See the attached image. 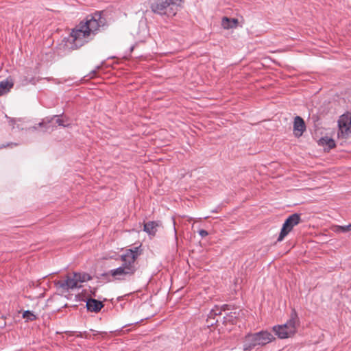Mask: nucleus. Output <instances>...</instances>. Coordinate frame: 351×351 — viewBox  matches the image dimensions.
I'll use <instances>...</instances> for the list:
<instances>
[{
	"instance_id": "20e7f679",
	"label": "nucleus",
	"mask_w": 351,
	"mask_h": 351,
	"mask_svg": "<svg viewBox=\"0 0 351 351\" xmlns=\"http://www.w3.org/2000/svg\"><path fill=\"white\" fill-rule=\"evenodd\" d=\"M274 340H275V337L267 330L248 334L243 339V350L250 351L256 346H263Z\"/></svg>"
},
{
	"instance_id": "4468645a",
	"label": "nucleus",
	"mask_w": 351,
	"mask_h": 351,
	"mask_svg": "<svg viewBox=\"0 0 351 351\" xmlns=\"http://www.w3.org/2000/svg\"><path fill=\"white\" fill-rule=\"evenodd\" d=\"M338 138L347 140L351 136V129L349 127H339Z\"/></svg>"
},
{
	"instance_id": "aec40b11",
	"label": "nucleus",
	"mask_w": 351,
	"mask_h": 351,
	"mask_svg": "<svg viewBox=\"0 0 351 351\" xmlns=\"http://www.w3.org/2000/svg\"><path fill=\"white\" fill-rule=\"evenodd\" d=\"M14 120L13 119H9V123H10V124H13V123H14Z\"/></svg>"
},
{
	"instance_id": "6e6552de",
	"label": "nucleus",
	"mask_w": 351,
	"mask_h": 351,
	"mask_svg": "<svg viewBox=\"0 0 351 351\" xmlns=\"http://www.w3.org/2000/svg\"><path fill=\"white\" fill-rule=\"evenodd\" d=\"M305 130L306 125L304 119L299 116H296L293 122V134L295 136H301Z\"/></svg>"
},
{
	"instance_id": "2eb2a0df",
	"label": "nucleus",
	"mask_w": 351,
	"mask_h": 351,
	"mask_svg": "<svg viewBox=\"0 0 351 351\" xmlns=\"http://www.w3.org/2000/svg\"><path fill=\"white\" fill-rule=\"evenodd\" d=\"M339 127H351V115L343 114L340 117L338 121Z\"/></svg>"
},
{
	"instance_id": "f03ea898",
	"label": "nucleus",
	"mask_w": 351,
	"mask_h": 351,
	"mask_svg": "<svg viewBox=\"0 0 351 351\" xmlns=\"http://www.w3.org/2000/svg\"><path fill=\"white\" fill-rule=\"evenodd\" d=\"M141 254L140 247L126 250L119 257L121 265L110 270L106 275L114 281H123L131 278L136 271V261Z\"/></svg>"
},
{
	"instance_id": "ddd939ff",
	"label": "nucleus",
	"mask_w": 351,
	"mask_h": 351,
	"mask_svg": "<svg viewBox=\"0 0 351 351\" xmlns=\"http://www.w3.org/2000/svg\"><path fill=\"white\" fill-rule=\"evenodd\" d=\"M158 226L159 224L156 221H149L144 224L143 230L149 235L155 236Z\"/></svg>"
},
{
	"instance_id": "39448f33",
	"label": "nucleus",
	"mask_w": 351,
	"mask_h": 351,
	"mask_svg": "<svg viewBox=\"0 0 351 351\" xmlns=\"http://www.w3.org/2000/svg\"><path fill=\"white\" fill-rule=\"evenodd\" d=\"M183 0H156L152 4V10L159 14L173 16L182 8Z\"/></svg>"
},
{
	"instance_id": "f257e3e1",
	"label": "nucleus",
	"mask_w": 351,
	"mask_h": 351,
	"mask_svg": "<svg viewBox=\"0 0 351 351\" xmlns=\"http://www.w3.org/2000/svg\"><path fill=\"white\" fill-rule=\"evenodd\" d=\"M103 25L99 14L88 16L85 22H81L70 34L69 41L73 49H77L87 43Z\"/></svg>"
},
{
	"instance_id": "9d476101",
	"label": "nucleus",
	"mask_w": 351,
	"mask_h": 351,
	"mask_svg": "<svg viewBox=\"0 0 351 351\" xmlns=\"http://www.w3.org/2000/svg\"><path fill=\"white\" fill-rule=\"evenodd\" d=\"M13 80L10 78L0 82V96L8 93L13 87Z\"/></svg>"
},
{
	"instance_id": "6ab92c4d",
	"label": "nucleus",
	"mask_w": 351,
	"mask_h": 351,
	"mask_svg": "<svg viewBox=\"0 0 351 351\" xmlns=\"http://www.w3.org/2000/svg\"><path fill=\"white\" fill-rule=\"evenodd\" d=\"M56 122L59 125H63V126H65L64 124H63V121L60 119V118H58L56 121Z\"/></svg>"
},
{
	"instance_id": "423d86ee",
	"label": "nucleus",
	"mask_w": 351,
	"mask_h": 351,
	"mask_svg": "<svg viewBox=\"0 0 351 351\" xmlns=\"http://www.w3.org/2000/svg\"><path fill=\"white\" fill-rule=\"evenodd\" d=\"M90 276L85 273H73L66 276L64 280H56L55 285L64 290L73 289L82 287V283L88 281Z\"/></svg>"
},
{
	"instance_id": "9b49d317",
	"label": "nucleus",
	"mask_w": 351,
	"mask_h": 351,
	"mask_svg": "<svg viewBox=\"0 0 351 351\" xmlns=\"http://www.w3.org/2000/svg\"><path fill=\"white\" fill-rule=\"evenodd\" d=\"M318 144L321 146L326 147L327 148H325V150L328 152L336 146L335 141L328 136L321 138L318 141Z\"/></svg>"
},
{
	"instance_id": "0eeeda50",
	"label": "nucleus",
	"mask_w": 351,
	"mask_h": 351,
	"mask_svg": "<svg viewBox=\"0 0 351 351\" xmlns=\"http://www.w3.org/2000/svg\"><path fill=\"white\" fill-rule=\"evenodd\" d=\"M300 221L301 218L299 214L294 213L290 215L283 223L277 241H282L285 237L293 230V227L300 223Z\"/></svg>"
},
{
	"instance_id": "1a4fd4ad",
	"label": "nucleus",
	"mask_w": 351,
	"mask_h": 351,
	"mask_svg": "<svg viewBox=\"0 0 351 351\" xmlns=\"http://www.w3.org/2000/svg\"><path fill=\"white\" fill-rule=\"evenodd\" d=\"M87 309L91 312H99L104 306L101 302L95 299H89L86 303Z\"/></svg>"
},
{
	"instance_id": "f3484780",
	"label": "nucleus",
	"mask_w": 351,
	"mask_h": 351,
	"mask_svg": "<svg viewBox=\"0 0 351 351\" xmlns=\"http://www.w3.org/2000/svg\"><path fill=\"white\" fill-rule=\"evenodd\" d=\"M340 228L344 232L350 231L351 230V223L348 226H341Z\"/></svg>"
},
{
	"instance_id": "dca6fc26",
	"label": "nucleus",
	"mask_w": 351,
	"mask_h": 351,
	"mask_svg": "<svg viewBox=\"0 0 351 351\" xmlns=\"http://www.w3.org/2000/svg\"><path fill=\"white\" fill-rule=\"evenodd\" d=\"M23 317L26 319L27 321H34L36 319V317L29 311H26L23 314Z\"/></svg>"
},
{
	"instance_id": "a211bd4d",
	"label": "nucleus",
	"mask_w": 351,
	"mask_h": 351,
	"mask_svg": "<svg viewBox=\"0 0 351 351\" xmlns=\"http://www.w3.org/2000/svg\"><path fill=\"white\" fill-rule=\"evenodd\" d=\"M199 234L201 237H206V236L208 234V232H207L206 230H200L199 231Z\"/></svg>"
},
{
	"instance_id": "f8f14e48",
	"label": "nucleus",
	"mask_w": 351,
	"mask_h": 351,
	"mask_svg": "<svg viewBox=\"0 0 351 351\" xmlns=\"http://www.w3.org/2000/svg\"><path fill=\"white\" fill-rule=\"evenodd\" d=\"M238 23L239 21L237 19H230L224 16L221 21V26L226 29L236 28L238 25Z\"/></svg>"
},
{
	"instance_id": "7ed1b4c3",
	"label": "nucleus",
	"mask_w": 351,
	"mask_h": 351,
	"mask_svg": "<svg viewBox=\"0 0 351 351\" xmlns=\"http://www.w3.org/2000/svg\"><path fill=\"white\" fill-rule=\"evenodd\" d=\"M299 326V318L296 312L293 311L290 315L289 319L285 324L274 326L273 331L278 338L287 339L292 337L296 334Z\"/></svg>"
}]
</instances>
